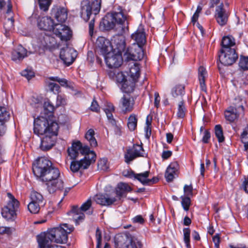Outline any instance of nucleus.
Masks as SVG:
<instances>
[{
	"instance_id": "dca6fc26",
	"label": "nucleus",
	"mask_w": 248,
	"mask_h": 248,
	"mask_svg": "<svg viewBox=\"0 0 248 248\" xmlns=\"http://www.w3.org/2000/svg\"><path fill=\"white\" fill-rule=\"evenodd\" d=\"M144 152V151L142 145L137 144H134L132 147L127 149L124 154L125 162L129 163L138 157L143 156Z\"/></svg>"
},
{
	"instance_id": "20e7f679",
	"label": "nucleus",
	"mask_w": 248,
	"mask_h": 248,
	"mask_svg": "<svg viewBox=\"0 0 248 248\" xmlns=\"http://www.w3.org/2000/svg\"><path fill=\"white\" fill-rule=\"evenodd\" d=\"M246 105L245 99L240 97L236 98L232 105L228 107L224 112L226 120L230 122H233L240 117L244 116Z\"/></svg>"
},
{
	"instance_id": "338daca9",
	"label": "nucleus",
	"mask_w": 248,
	"mask_h": 248,
	"mask_svg": "<svg viewBox=\"0 0 248 248\" xmlns=\"http://www.w3.org/2000/svg\"><path fill=\"white\" fill-rule=\"evenodd\" d=\"M6 130L7 128L5 124L0 122V138L5 135Z\"/></svg>"
},
{
	"instance_id": "5701e85b",
	"label": "nucleus",
	"mask_w": 248,
	"mask_h": 248,
	"mask_svg": "<svg viewBox=\"0 0 248 248\" xmlns=\"http://www.w3.org/2000/svg\"><path fill=\"white\" fill-rule=\"evenodd\" d=\"M54 20L49 16L38 17L37 19L38 27L42 30L51 31L55 27Z\"/></svg>"
},
{
	"instance_id": "9d476101",
	"label": "nucleus",
	"mask_w": 248,
	"mask_h": 248,
	"mask_svg": "<svg viewBox=\"0 0 248 248\" xmlns=\"http://www.w3.org/2000/svg\"><path fill=\"white\" fill-rule=\"evenodd\" d=\"M49 160L45 157H39L32 164V169L34 175L41 180L52 165Z\"/></svg>"
},
{
	"instance_id": "09e8293b",
	"label": "nucleus",
	"mask_w": 248,
	"mask_h": 248,
	"mask_svg": "<svg viewBox=\"0 0 248 248\" xmlns=\"http://www.w3.org/2000/svg\"><path fill=\"white\" fill-rule=\"evenodd\" d=\"M50 80L58 82L62 87L66 88L67 86L69 81L63 78H60L59 77H49L48 78Z\"/></svg>"
},
{
	"instance_id": "9b49d317",
	"label": "nucleus",
	"mask_w": 248,
	"mask_h": 248,
	"mask_svg": "<svg viewBox=\"0 0 248 248\" xmlns=\"http://www.w3.org/2000/svg\"><path fill=\"white\" fill-rule=\"evenodd\" d=\"M124 57L126 61H140L144 57L142 46L137 44H133L128 47L124 53Z\"/></svg>"
},
{
	"instance_id": "a878e982",
	"label": "nucleus",
	"mask_w": 248,
	"mask_h": 248,
	"mask_svg": "<svg viewBox=\"0 0 248 248\" xmlns=\"http://www.w3.org/2000/svg\"><path fill=\"white\" fill-rule=\"evenodd\" d=\"M60 175V170L57 168L54 167L52 164L41 179V181L47 182L50 180H53V179L59 178Z\"/></svg>"
},
{
	"instance_id": "13d9d810",
	"label": "nucleus",
	"mask_w": 248,
	"mask_h": 248,
	"mask_svg": "<svg viewBox=\"0 0 248 248\" xmlns=\"http://www.w3.org/2000/svg\"><path fill=\"white\" fill-rule=\"evenodd\" d=\"M193 187L192 185H185L184 187V192L186 197H190L193 196Z\"/></svg>"
},
{
	"instance_id": "c9c22d12",
	"label": "nucleus",
	"mask_w": 248,
	"mask_h": 248,
	"mask_svg": "<svg viewBox=\"0 0 248 248\" xmlns=\"http://www.w3.org/2000/svg\"><path fill=\"white\" fill-rule=\"evenodd\" d=\"M31 201L43 205H45L46 202L44 201L43 195L36 191H32L30 194Z\"/></svg>"
},
{
	"instance_id": "6ab92c4d",
	"label": "nucleus",
	"mask_w": 248,
	"mask_h": 248,
	"mask_svg": "<svg viewBox=\"0 0 248 248\" xmlns=\"http://www.w3.org/2000/svg\"><path fill=\"white\" fill-rule=\"evenodd\" d=\"M116 77L117 81L122 84L121 89L123 92L128 93L134 91L136 81H134L128 77V79L125 78L122 73H118Z\"/></svg>"
},
{
	"instance_id": "052dcab7",
	"label": "nucleus",
	"mask_w": 248,
	"mask_h": 248,
	"mask_svg": "<svg viewBox=\"0 0 248 248\" xmlns=\"http://www.w3.org/2000/svg\"><path fill=\"white\" fill-rule=\"evenodd\" d=\"M168 168H170V170L174 171L175 173L177 174L178 170L179 169V166L178 163L176 162H171L169 166L168 167Z\"/></svg>"
},
{
	"instance_id": "f03ea898",
	"label": "nucleus",
	"mask_w": 248,
	"mask_h": 248,
	"mask_svg": "<svg viewBox=\"0 0 248 248\" xmlns=\"http://www.w3.org/2000/svg\"><path fill=\"white\" fill-rule=\"evenodd\" d=\"M74 230V227L73 225L63 223L57 227L50 229L46 232H41L37 236L40 237V243L42 245L44 239L56 243L66 244L68 241V235Z\"/></svg>"
},
{
	"instance_id": "c85d7f7f",
	"label": "nucleus",
	"mask_w": 248,
	"mask_h": 248,
	"mask_svg": "<svg viewBox=\"0 0 248 248\" xmlns=\"http://www.w3.org/2000/svg\"><path fill=\"white\" fill-rule=\"evenodd\" d=\"M27 56V50L21 45L17 46L12 53V60L14 61H21Z\"/></svg>"
},
{
	"instance_id": "49530a36",
	"label": "nucleus",
	"mask_w": 248,
	"mask_h": 248,
	"mask_svg": "<svg viewBox=\"0 0 248 248\" xmlns=\"http://www.w3.org/2000/svg\"><path fill=\"white\" fill-rule=\"evenodd\" d=\"M184 241L187 248H190V230L189 228H184Z\"/></svg>"
},
{
	"instance_id": "7ed1b4c3",
	"label": "nucleus",
	"mask_w": 248,
	"mask_h": 248,
	"mask_svg": "<svg viewBox=\"0 0 248 248\" xmlns=\"http://www.w3.org/2000/svg\"><path fill=\"white\" fill-rule=\"evenodd\" d=\"M131 190L128 184L121 183L118 184L115 191L110 194L96 195L94 198V201L102 205H110L119 202L124 195Z\"/></svg>"
},
{
	"instance_id": "5fc2aeb1",
	"label": "nucleus",
	"mask_w": 248,
	"mask_h": 248,
	"mask_svg": "<svg viewBox=\"0 0 248 248\" xmlns=\"http://www.w3.org/2000/svg\"><path fill=\"white\" fill-rule=\"evenodd\" d=\"M47 87L49 90L54 94H58L60 92V86L57 83L49 82Z\"/></svg>"
},
{
	"instance_id": "f3484780",
	"label": "nucleus",
	"mask_w": 248,
	"mask_h": 248,
	"mask_svg": "<svg viewBox=\"0 0 248 248\" xmlns=\"http://www.w3.org/2000/svg\"><path fill=\"white\" fill-rule=\"evenodd\" d=\"M68 156L72 161L70 163V169L73 173L78 172V140H75L72 146L67 150Z\"/></svg>"
},
{
	"instance_id": "a18cd8bd",
	"label": "nucleus",
	"mask_w": 248,
	"mask_h": 248,
	"mask_svg": "<svg viewBox=\"0 0 248 248\" xmlns=\"http://www.w3.org/2000/svg\"><path fill=\"white\" fill-rule=\"evenodd\" d=\"M40 9L44 12L48 10L49 6L51 4V0H38Z\"/></svg>"
},
{
	"instance_id": "473e14b6",
	"label": "nucleus",
	"mask_w": 248,
	"mask_h": 248,
	"mask_svg": "<svg viewBox=\"0 0 248 248\" xmlns=\"http://www.w3.org/2000/svg\"><path fill=\"white\" fill-rule=\"evenodd\" d=\"M207 77V72L205 68L201 66L198 69V78L202 90L206 91V87L205 83V78Z\"/></svg>"
},
{
	"instance_id": "0e129e2a",
	"label": "nucleus",
	"mask_w": 248,
	"mask_h": 248,
	"mask_svg": "<svg viewBox=\"0 0 248 248\" xmlns=\"http://www.w3.org/2000/svg\"><path fill=\"white\" fill-rule=\"evenodd\" d=\"M21 75L22 76L26 77L28 80L31 79L32 77L34 76L33 72L27 70H23L21 73Z\"/></svg>"
},
{
	"instance_id": "8fccbe9b",
	"label": "nucleus",
	"mask_w": 248,
	"mask_h": 248,
	"mask_svg": "<svg viewBox=\"0 0 248 248\" xmlns=\"http://www.w3.org/2000/svg\"><path fill=\"white\" fill-rule=\"evenodd\" d=\"M186 109L184 106L183 100L179 102L178 107V111L177 115L178 117L183 118L185 117L186 114Z\"/></svg>"
},
{
	"instance_id": "58836bf2",
	"label": "nucleus",
	"mask_w": 248,
	"mask_h": 248,
	"mask_svg": "<svg viewBox=\"0 0 248 248\" xmlns=\"http://www.w3.org/2000/svg\"><path fill=\"white\" fill-rule=\"evenodd\" d=\"M138 119L134 114H131L127 120V125L131 131H134L137 128Z\"/></svg>"
},
{
	"instance_id": "6e6d98bb",
	"label": "nucleus",
	"mask_w": 248,
	"mask_h": 248,
	"mask_svg": "<svg viewBox=\"0 0 248 248\" xmlns=\"http://www.w3.org/2000/svg\"><path fill=\"white\" fill-rule=\"evenodd\" d=\"M67 104V100L64 95L58 94L56 107L64 106Z\"/></svg>"
},
{
	"instance_id": "680f3d73",
	"label": "nucleus",
	"mask_w": 248,
	"mask_h": 248,
	"mask_svg": "<svg viewBox=\"0 0 248 248\" xmlns=\"http://www.w3.org/2000/svg\"><path fill=\"white\" fill-rule=\"evenodd\" d=\"M90 109L92 111H94L96 112H98L100 110V107L98 105L97 101L93 99L91 105L90 106Z\"/></svg>"
},
{
	"instance_id": "4c0bfd02",
	"label": "nucleus",
	"mask_w": 248,
	"mask_h": 248,
	"mask_svg": "<svg viewBox=\"0 0 248 248\" xmlns=\"http://www.w3.org/2000/svg\"><path fill=\"white\" fill-rule=\"evenodd\" d=\"M37 241L38 243L39 248H65L64 247L59 246L57 245H52L51 241H48L46 239H44L42 243V245L40 243V237L37 236Z\"/></svg>"
},
{
	"instance_id": "72a5a7b5",
	"label": "nucleus",
	"mask_w": 248,
	"mask_h": 248,
	"mask_svg": "<svg viewBox=\"0 0 248 248\" xmlns=\"http://www.w3.org/2000/svg\"><path fill=\"white\" fill-rule=\"evenodd\" d=\"M95 132L93 129H89L85 134L84 138L89 142L91 147L97 146V142L95 138Z\"/></svg>"
},
{
	"instance_id": "e433bc0d",
	"label": "nucleus",
	"mask_w": 248,
	"mask_h": 248,
	"mask_svg": "<svg viewBox=\"0 0 248 248\" xmlns=\"http://www.w3.org/2000/svg\"><path fill=\"white\" fill-rule=\"evenodd\" d=\"M66 215L70 220H73L77 225L78 224V205H72Z\"/></svg>"
},
{
	"instance_id": "bf43d9fd",
	"label": "nucleus",
	"mask_w": 248,
	"mask_h": 248,
	"mask_svg": "<svg viewBox=\"0 0 248 248\" xmlns=\"http://www.w3.org/2000/svg\"><path fill=\"white\" fill-rule=\"evenodd\" d=\"M95 237L97 241L96 248H100L102 242V233L101 231L98 228H97L96 230Z\"/></svg>"
},
{
	"instance_id": "864d4df0",
	"label": "nucleus",
	"mask_w": 248,
	"mask_h": 248,
	"mask_svg": "<svg viewBox=\"0 0 248 248\" xmlns=\"http://www.w3.org/2000/svg\"><path fill=\"white\" fill-rule=\"evenodd\" d=\"M97 166L98 169L104 171H107L108 169L107 159L105 158L100 159L98 162Z\"/></svg>"
},
{
	"instance_id": "0eeeda50",
	"label": "nucleus",
	"mask_w": 248,
	"mask_h": 248,
	"mask_svg": "<svg viewBox=\"0 0 248 248\" xmlns=\"http://www.w3.org/2000/svg\"><path fill=\"white\" fill-rule=\"evenodd\" d=\"M58 125L54 122L48 120L43 116H39L34 119L33 122V132L38 136L48 134L52 131L53 125Z\"/></svg>"
},
{
	"instance_id": "aec40b11",
	"label": "nucleus",
	"mask_w": 248,
	"mask_h": 248,
	"mask_svg": "<svg viewBox=\"0 0 248 248\" xmlns=\"http://www.w3.org/2000/svg\"><path fill=\"white\" fill-rule=\"evenodd\" d=\"M229 12L224 7L223 3H220L216 9L215 18L218 24L223 26L227 23Z\"/></svg>"
},
{
	"instance_id": "69168bd1",
	"label": "nucleus",
	"mask_w": 248,
	"mask_h": 248,
	"mask_svg": "<svg viewBox=\"0 0 248 248\" xmlns=\"http://www.w3.org/2000/svg\"><path fill=\"white\" fill-rule=\"evenodd\" d=\"M12 233V230L10 227H2L0 229V234H7L8 235H10Z\"/></svg>"
},
{
	"instance_id": "4468645a",
	"label": "nucleus",
	"mask_w": 248,
	"mask_h": 248,
	"mask_svg": "<svg viewBox=\"0 0 248 248\" xmlns=\"http://www.w3.org/2000/svg\"><path fill=\"white\" fill-rule=\"evenodd\" d=\"M78 56V53L74 48L66 46L61 48L60 58L66 66L70 65Z\"/></svg>"
},
{
	"instance_id": "cd10ccee",
	"label": "nucleus",
	"mask_w": 248,
	"mask_h": 248,
	"mask_svg": "<svg viewBox=\"0 0 248 248\" xmlns=\"http://www.w3.org/2000/svg\"><path fill=\"white\" fill-rule=\"evenodd\" d=\"M42 45L46 49H50L55 47L57 45V42L55 38L47 34H44L41 38Z\"/></svg>"
},
{
	"instance_id": "39448f33",
	"label": "nucleus",
	"mask_w": 248,
	"mask_h": 248,
	"mask_svg": "<svg viewBox=\"0 0 248 248\" xmlns=\"http://www.w3.org/2000/svg\"><path fill=\"white\" fill-rule=\"evenodd\" d=\"M7 196L9 201L7 204L1 209V214L6 220L14 221L17 217L16 212L19 208V202L10 192H8Z\"/></svg>"
},
{
	"instance_id": "393cba45",
	"label": "nucleus",
	"mask_w": 248,
	"mask_h": 248,
	"mask_svg": "<svg viewBox=\"0 0 248 248\" xmlns=\"http://www.w3.org/2000/svg\"><path fill=\"white\" fill-rule=\"evenodd\" d=\"M51 12L52 15H54L55 18L61 23L60 24L65 22L67 19V11L63 7L53 8Z\"/></svg>"
},
{
	"instance_id": "423d86ee",
	"label": "nucleus",
	"mask_w": 248,
	"mask_h": 248,
	"mask_svg": "<svg viewBox=\"0 0 248 248\" xmlns=\"http://www.w3.org/2000/svg\"><path fill=\"white\" fill-rule=\"evenodd\" d=\"M78 152L84 157L78 161V170L80 169H87L92 163H94L96 155L95 153L91 150L90 147L83 144L78 141Z\"/></svg>"
},
{
	"instance_id": "3c124183",
	"label": "nucleus",
	"mask_w": 248,
	"mask_h": 248,
	"mask_svg": "<svg viewBox=\"0 0 248 248\" xmlns=\"http://www.w3.org/2000/svg\"><path fill=\"white\" fill-rule=\"evenodd\" d=\"M181 199L182 200L181 204L183 209L186 211H188L191 204L190 197L182 196Z\"/></svg>"
},
{
	"instance_id": "774afa93",
	"label": "nucleus",
	"mask_w": 248,
	"mask_h": 248,
	"mask_svg": "<svg viewBox=\"0 0 248 248\" xmlns=\"http://www.w3.org/2000/svg\"><path fill=\"white\" fill-rule=\"evenodd\" d=\"M132 220L133 222L140 224H143L144 221L143 218L140 215L135 217Z\"/></svg>"
},
{
	"instance_id": "ddd939ff",
	"label": "nucleus",
	"mask_w": 248,
	"mask_h": 248,
	"mask_svg": "<svg viewBox=\"0 0 248 248\" xmlns=\"http://www.w3.org/2000/svg\"><path fill=\"white\" fill-rule=\"evenodd\" d=\"M116 248H138L132 238L126 234H119L115 237Z\"/></svg>"
},
{
	"instance_id": "4d7b16f0",
	"label": "nucleus",
	"mask_w": 248,
	"mask_h": 248,
	"mask_svg": "<svg viewBox=\"0 0 248 248\" xmlns=\"http://www.w3.org/2000/svg\"><path fill=\"white\" fill-rule=\"evenodd\" d=\"M175 175H177V174L170 170V168H167L165 174V177L167 182H171L174 178Z\"/></svg>"
},
{
	"instance_id": "b1692460",
	"label": "nucleus",
	"mask_w": 248,
	"mask_h": 248,
	"mask_svg": "<svg viewBox=\"0 0 248 248\" xmlns=\"http://www.w3.org/2000/svg\"><path fill=\"white\" fill-rule=\"evenodd\" d=\"M46 189L50 194H53L57 190L62 191L64 188L63 181L59 177L46 182Z\"/></svg>"
},
{
	"instance_id": "c756f323",
	"label": "nucleus",
	"mask_w": 248,
	"mask_h": 248,
	"mask_svg": "<svg viewBox=\"0 0 248 248\" xmlns=\"http://www.w3.org/2000/svg\"><path fill=\"white\" fill-rule=\"evenodd\" d=\"M149 173V171H145L140 173H135L133 171H131L128 172V176L130 178H133L138 180L143 185H146Z\"/></svg>"
},
{
	"instance_id": "de8ad7c7",
	"label": "nucleus",
	"mask_w": 248,
	"mask_h": 248,
	"mask_svg": "<svg viewBox=\"0 0 248 248\" xmlns=\"http://www.w3.org/2000/svg\"><path fill=\"white\" fill-rule=\"evenodd\" d=\"M3 26L5 30L7 31H10L14 29V19L12 16L5 18Z\"/></svg>"
},
{
	"instance_id": "a19ab883",
	"label": "nucleus",
	"mask_w": 248,
	"mask_h": 248,
	"mask_svg": "<svg viewBox=\"0 0 248 248\" xmlns=\"http://www.w3.org/2000/svg\"><path fill=\"white\" fill-rule=\"evenodd\" d=\"M171 94L173 97L182 96L185 94V87L182 85L176 86L172 89Z\"/></svg>"
},
{
	"instance_id": "412c9836",
	"label": "nucleus",
	"mask_w": 248,
	"mask_h": 248,
	"mask_svg": "<svg viewBox=\"0 0 248 248\" xmlns=\"http://www.w3.org/2000/svg\"><path fill=\"white\" fill-rule=\"evenodd\" d=\"M135 100L129 94L124 95L119 102V107L123 113L131 112L134 109Z\"/></svg>"
},
{
	"instance_id": "4be33fe9",
	"label": "nucleus",
	"mask_w": 248,
	"mask_h": 248,
	"mask_svg": "<svg viewBox=\"0 0 248 248\" xmlns=\"http://www.w3.org/2000/svg\"><path fill=\"white\" fill-rule=\"evenodd\" d=\"M96 44L100 54L104 57H105L108 53L113 51L110 41L104 37H99L96 40Z\"/></svg>"
},
{
	"instance_id": "e2e57ef3",
	"label": "nucleus",
	"mask_w": 248,
	"mask_h": 248,
	"mask_svg": "<svg viewBox=\"0 0 248 248\" xmlns=\"http://www.w3.org/2000/svg\"><path fill=\"white\" fill-rule=\"evenodd\" d=\"M211 135L209 131L205 130L203 133V137L202 139V141L204 143L208 142L209 139H210Z\"/></svg>"
},
{
	"instance_id": "c03bdc74",
	"label": "nucleus",
	"mask_w": 248,
	"mask_h": 248,
	"mask_svg": "<svg viewBox=\"0 0 248 248\" xmlns=\"http://www.w3.org/2000/svg\"><path fill=\"white\" fill-rule=\"evenodd\" d=\"M215 133L219 142H222L224 140L223 130L220 124L216 125L215 127Z\"/></svg>"
},
{
	"instance_id": "bb28decb",
	"label": "nucleus",
	"mask_w": 248,
	"mask_h": 248,
	"mask_svg": "<svg viewBox=\"0 0 248 248\" xmlns=\"http://www.w3.org/2000/svg\"><path fill=\"white\" fill-rule=\"evenodd\" d=\"M131 38L135 41L136 44L140 46H143L146 43L145 32L142 28H139L131 35Z\"/></svg>"
},
{
	"instance_id": "2eb2a0df",
	"label": "nucleus",
	"mask_w": 248,
	"mask_h": 248,
	"mask_svg": "<svg viewBox=\"0 0 248 248\" xmlns=\"http://www.w3.org/2000/svg\"><path fill=\"white\" fill-rule=\"evenodd\" d=\"M106 64L110 68H117L123 62L122 53L113 50L104 57Z\"/></svg>"
},
{
	"instance_id": "f704fd0d",
	"label": "nucleus",
	"mask_w": 248,
	"mask_h": 248,
	"mask_svg": "<svg viewBox=\"0 0 248 248\" xmlns=\"http://www.w3.org/2000/svg\"><path fill=\"white\" fill-rule=\"evenodd\" d=\"M222 49H232L231 47L235 45V40L231 35H228L222 38L221 41Z\"/></svg>"
},
{
	"instance_id": "79ce46f5",
	"label": "nucleus",
	"mask_w": 248,
	"mask_h": 248,
	"mask_svg": "<svg viewBox=\"0 0 248 248\" xmlns=\"http://www.w3.org/2000/svg\"><path fill=\"white\" fill-rule=\"evenodd\" d=\"M42 206L43 205L42 204L31 201L28 205V209L30 213L32 214H37L40 210V207Z\"/></svg>"
},
{
	"instance_id": "f257e3e1",
	"label": "nucleus",
	"mask_w": 248,
	"mask_h": 248,
	"mask_svg": "<svg viewBox=\"0 0 248 248\" xmlns=\"http://www.w3.org/2000/svg\"><path fill=\"white\" fill-rule=\"evenodd\" d=\"M101 24L106 30L114 29L117 34L111 39L113 50L124 52L125 40L123 35L128 31V16L124 10L119 6L110 14H108L102 19Z\"/></svg>"
},
{
	"instance_id": "603ef678",
	"label": "nucleus",
	"mask_w": 248,
	"mask_h": 248,
	"mask_svg": "<svg viewBox=\"0 0 248 248\" xmlns=\"http://www.w3.org/2000/svg\"><path fill=\"white\" fill-rule=\"evenodd\" d=\"M239 66L244 70H248V56H240Z\"/></svg>"
},
{
	"instance_id": "37998d69",
	"label": "nucleus",
	"mask_w": 248,
	"mask_h": 248,
	"mask_svg": "<svg viewBox=\"0 0 248 248\" xmlns=\"http://www.w3.org/2000/svg\"><path fill=\"white\" fill-rule=\"evenodd\" d=\"M10 118V113L4 107L0 106V122H7Z\"/></svg>"
},
{
	"instance_id": "a211bd4d",
	"label": "nucleus",
	"mask_w": 248,
	"mask_h": 248,
	"mask_svg": "<svg viewBox=\"0 0 248 248\" xmlns=\"http://www.w3.org/2000/svg\"><path fill=\"white\" fill-rule=\"evenodd\" d=\"M53 31L62 41L69 40L72 35V31L70 29L62 24H55Z\"/></svg>"
},
{
	"instance_id": "7c9ffc66",
	"label": "nucleus",
	"mask_w": 248,
	"mask_h": 248,
	"mask_svg": "<svg viewBox=\"0 0 248 248\" xmlns=\"http://www.w3.org/2000/svg\"><path fill=\"white\" fill-rule=\"evenodd\" d=\"M140 75V68L139 64L137 63H133L129 67L128 77L134 81H138Z\"/></svg>"
},
{
	"instance_id": "ea45409f",
	"label": "nucleus",
	"mask_w": 248,
	"mask_h": 248,
	"mask_svg": "<svg viewBox=\"0 0 248 248\" xmlns=\"http://www.w3.org/2000/svg\"><path fill=\"white\" fill-rule=\"evenodd\" d=\"M92 202L91 199H88L81 205L79 209L80 211L86 212L87 214L91 215L93 213V209H91Z\"/></svg>"
},
{
	"instance_id": "f8f14e48",
	"label": "nucleus",
	"mask_w": 248,
	"mask_h": 248,
	"mask_svg": "<svg viewBox=\"0 0 248 248\" xmlns=\"http://www.w3.org/2000/svg\"><path fill=\"white\" fill-rule=\"evenodd\" d=\"M218 57L221 64L229 66L234 63L238 56L234 49H225L220 50Z\"/></svg>"
},
{
	"instance_id": "2f4dec72",
	"label": "nucleus",
	"mask_w": 248,
	"mask_h": 248,
	"mask_svg": "<svg viewBox=\"0 0 248 248\" xmlns=\"http://www.w3.org/2000/svg\"><path fill=\"white\" fill-rule=\"evenodd\" d=\"M43 108V114H44V117L48 119L50 117L53 116L54 111L55 108L49 100L47 99L44 102Z\"/></svg>"
},
{
	"instance_id": "1a4fd4ad",
	"label": "nucleus",
	"mask_w": 248,
	"mask_h": 248,
	"mask_svg": "<svg viewBox=\"0 0 248 248\" xmlns=\"http://www.w3.org/2000/svg\"><path fill=\"white\" fill-rule=\"evenodd\" d=\"M52 127V131L44 135V137L41 139L40 148L43 151L50 150L56 144L59 127L55 124Z\"/></svg>"
},
{
	"instance_id": "6e6552de",
	"label": "nucleus",
	"mask_w": 248,
	"mask_h": 248,
	"mask_svg": "<svg viewBox=\"0 0 248 248\" xmlns=\"http://www.w3.org/2000/svg\"><path fill=\"white\" fill-rule=\"evenodd\" d=\"M101 0H95L92 3L88 0H84L80 3V14L81 17L87 22L92 13L96 15L101 9Z\"/></svg>"
}]
</instances>
